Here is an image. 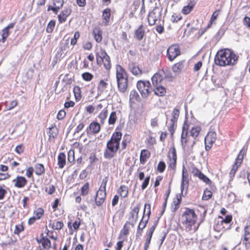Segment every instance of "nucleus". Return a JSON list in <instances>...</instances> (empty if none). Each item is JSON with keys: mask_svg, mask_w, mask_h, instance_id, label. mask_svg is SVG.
<instances>
[{"mask_svg": "<svg viewBox=\"0 0 250 250\" xmlns=\"http://www.w3.org/2000/svg\"><path fill=\"white\" fill-rule=\"evenodd\" d=\"M116 79L118 88L121 93H125L128 86V79L126 72L125 69L120 65L116 68Z\"/></svg>", "mask_w": 250, "mask_h": 250, "instance_id": "7ed1b4c3", "label": "nucleus"}, {"mask_svg": "<svg viewBox=\"0 0 250 250\" xmlns=\"http://www.w3.org/2000/svg\"><path fill=\"white\" fill-rule=\"evenodd\" d=\"M216 139V134L214 131H209L205 138V148L209 150Z\"/></svg>", "mask_w": 250, "mask_h": 250, "instance_id": "9d476101", "label": "nucleus"}, {"mask_svg": "<svg viewBox=\"0 0 250 250\" xmlns=\"http://www.w3.org/2000/svg\"><path fill=\"white\" fill-rule=\"evenodd\" d=\"M166 168V165L163 161H161L158 163L157 166V170L160 172H163Z\"/></svg>", "mask_w": 250, "mask_h": 250, "instance_id": "13d9d810", "label": "nucleus"}, {"mask_svg": "<svg viewBox=\"0 0 250 250\" xmlns=\"http://www.w3.org/2000/svg\"><path fill=\"white\" fill-rule=\"evenodd\" d=\"M97 63L98 65H101L103 63L105 68L109 70L111 68V62L109 56L107 55L105 50H101L96 54Z\"/></svg>", "mask_w": 250, "mask_h": 250, "instance_id": "20e7f679", "label": "nucleus"}, {"mask_svg": "<svg viewBox=\"0 0 250 250\" xmlns=\"http://www.w3.org/2000/svg\"><path fill=\"white\" fill-rule=\"evenodd\" d=\"M162 10L158 7H155L151 12L149 13L147 16V21L149 25L152 26L156 23L158 19L161 16Z\"/></svg>", "mask_w": 250, "mask_h": 250, "instance_id": "423d86ee", "label": "nucleus"}, {"mask_svg": "<svg viewBox=\"0 0 250 250\" xmlns=\"http://www.w3.org/2000/svg\"><path fill=\"white\" fill-rule=\"evenodd\" d=\"M53 5L58 8H61L64 4L63 0H53Z\"/></svg>", "mask_w": 250, "mask_h": 250, "instance_id": "4d7b16f0", "label": "nucleus"}, {"mask_svg": "<svg viewBox=\"0 0 250 250\" xmlns=\"http://www.w3.org/2000/svg\"><path fill=\"white\" fill-rule=\"evenodd\" d=\"M108 83L102 80L100 81L98 85V90L99 94H103L107 87Z\"/></svg>", "mask_w": 250, "mask_h": 250, "instance_id": "c756f323", "label": "nucleus"}, {"mask_svg": "<svg viewBox=\"0 0 250 250\" xmlns=\"http://www.w3.org/2000/svg\"><path fill=\"white\" fill-rule=\"evenodd\" d=\"M238 56L228 48L219 50L216 54L214 62L216 64L221 66L234 65L236 64Z\"/></svg>", "mask_w": 250, "mask_h": 250, "instance_id": "f257e3e1", "label": "nucleus"}, {"mask_svg": "<svg viewBox=\"0 0 250 250\" xmlns=\"http://www.w3.org/2000/svg\"><path fill=\"white\" fill-rule=\"evenodd\" d=\"M66 164V156L64 153H60L58 156V165L60 168H62Z\"/></svg>", "mask_w": 250, "mask_h": 250, "instance_id": "b1692460", "label": "nucleus"}, {"mask_svg": "<svg viewBox=\"0 0 250 250\" xmlns=\"http://www.w3.org/2000/svg\"><path fill=\"white\" fill-rule=\"evenodd\" d=\"M167 157L168 161L167 164L168 165V167L171 169H175L176 167L177 155L176 151L174 147H172L168 153Z\"/></svg>", "mask_w": 250, "mask_h": 250, "instance_id": "1a4fd4ad", "label": "nucleus"}, {"mask_svg": "<svg viewBox=\"0 0 250 250\" xmlns=\"http://www.w3.org/2000/svg\"><path fill=\"white\" fill-rule=\"evenodd\" d=\"M153 91L154 94L158 96H163L166 93V89L165 87L161 85L157 86H154Z\"/></svg>", "mask_w": 250, "mask_h": 250, "instance_id": "5701e85b", "label": "nucleus"}, {"mask_svg": "<svg viewBox=\"0 0 250 250\" xmlns=\"http://www.w3.org/2000/svg\"><path fill=\"white\" fill-rule=\"evenodd\" d=\"M181 202V196L177 195L176 198L174 199V200L171 204L172 211L175 212L178 209Z\"/></svg>", "mask_w": 250, "mask_h": 250, "instance_id": "393cba45", "label": "nucleus"}, {"mask_svg": "<svg viewBox=\"0 0 250 250\" xmlns=\"http://www.w3.org/2000/svg\"><path fill=\"white\" fill-rule=\"evenodd\" d=\"M82 77L85 81H90L93 78V75L89 72H84L82 74Z\"/></svg>", "mask_w": 250, "mask_h": 250, "instance_id": "3c124183", "label": "nucleus"}, {"mask_svg": "<svg viewBox=\"0 0 250 250\" xmlns=\"http://www.w3.org/2000/svg\"><path fill=\"white\" fill-rule=\"evenodd\" d=\"M89 191V184L85 183L81 188V194L83 195H86L88 194Z\"/></svg>", "mask_w": 250, "mask_h": 250, "instance_id": "864d4df0", "label": "nucleus"}, {"mask_svg": "<svg viewBox=\"0 0 250 250\" xmlns=\"http://www.w3.org/2000/svg\"><path fill=\"white\" fill-rule=\"evenodd\" d=\"M232 220L231 215H227L224 219H222L220 222H218L216 225V229L220 230L221 229H229V223Z\"/></svg>", "mask_w": 250, "mask_h": 250, "instance_id": "f8f14e48", "label": "nucleus"}, {"mask_svg": "<svg viewBox=\"0 0 250 250\" xmlns=\"http://www.w3.org/2000/svg\"><path fill=\"white\" fill-rule=\"evenodd\" d=\"M93 34L94 35V39L98 43L100 42L102 40V31L99 29H97L96 30H94L93 32Z\"/></svg>", "mask_w": 250, "mask_h": 250, "instance_id": "c9c22d12", "label": "nucleus"}, {"mask_svg": "<svg viewBox=\"0 0 250 250\" xmlns=\"http://www.w3.org/2000/svg\"><path fill=\"white\" fill-rule=\"evenodd\" d=\"M111 16V10L109 8H107L104 9L103 12L102 18L103 20V23L104 25H107L109 21Z\"/></svg>", "mask_w": 250, "mask_h": 250, "instance_id": "412c9836", "label": "nucleus"}, {"mask_svg": "<svg viewBox=\"0 0 250 250\" xmlns=\"http://www.w3.org/2000/svg\"><path fill=\"white\" fill-rule=\"evenodd\" d=\"M197 218V217L194 209L186 208L182 215V220L187 231L196 230L195 224Z\"/></svg>", "mask_w": 250, "mask_h": 250, "instance_id": "f03ea898", "label": "nucleus"}, {"mask_svg": "<svg viewBox=\"0 0 250 250\" xmlns=\"http://www.w3.org/2000/svg\"><path fill=\"white\" fill-rule=\"evenodd\" d=\"M200 131L201 127L199 126L192 127L190 131V135L194 139H195V138L198 136Z\"/></svg>", "mask_w": 250, "mask_h": 250, "instance_id": "79ce46f5", "label": "nucleus"}, {"mask_svg": "<svg viewBox=\"0 0 250 250\" xmlns=\"http://www.w3.org/2000/svg\"><path fill=\"white\" fill-rule=\"evenodd\" d=\"M73 92L76 100H80L82 97L81 88L78 86L73 87Z\"/></svg>", "mask_w": 250, "mask_h": 250, "instance_id": "c03bdc74", "label": "nucleus"}, {"mask_svg": "<svg viewBox=\"0 0 250 250\" xmlns=\"http://www.w3.org/2000/svg\"><path fill=\"white\" fill-rule=\"evenodd\" d=\"M106 197V192L103 190L101 188L97 192L95 200L96 205L100 206L103 204Z\"/></svg>", "mask_w": 250, "mask_h": 250, "instance_id": "ddd939ff", "label": "nucleus"}, {"mask_svg": "<svg viewBox=\"0 0 250 250\" xmlns=\"http://www.w3.org/2000/svg\"><path fill=\"white\" fill-rule=\"evenodd\" d=\"M44 210L41 208H38L34 212V216L36 219H40L43 215Z\"/></svg>", "mask_w": 250, "mask_h": 250, "instance_id": "a18cd8bd", "label": "nucleus"}, {"mask_svg": "<svg viewBox=\"0 0 250 250\" xmlns=\"http://www.w3.org/2000/svg\"><path fill=\"white\" fill-rule=\"evenodd\" d=\"M198 177L207 184L210 183V180L209 179V178H208L206 175H205L202 172L201 173L199 176H198Z\"/></svg>", "mask_w": 250, "mask_h": 250, "instance_id": "338daca9", "label": "nucleus"}, {"mask_svg": "<svg viewBox=\"0 0 250 250\" xmlns=\"http://www.w3.org/2000/svg\"><path fill=\"white\" fill-rule=\"evenodd\" d=\"M243 243L247 246L250 244V226H246L244 229Z\"/></svg>", "mask_w": 250, "mask_h": 250, "instance_id": "aec40b11", "label": "nucleus"}, {"mask_svg": "<svg viewBox=\"0 0 250 250\" xmlns=\"http://www.w3.org/2000/svg\"><path fill=\"white\" fill-rule=\"evenodd\" d=\"M118 192L120 194L121 198H125L127 196L128 194V188L125 185H122L118 189Z\"/></svg>", "mask_w": 250, "mask_h": 250, "instance_id": "2f4dec72", "label": "nucleus"}, {"mask_svg": "<svg viewBox=\"0 0 250 250\" xmlns=\"http://www.w3.org/2000/svg\"><path fill=\"white\" fill-rule=\"evenodd\" d=\"M49 227L54 229L60 230L63 227V223L61 221H57L55 222L49 221Z\"/></svg>", "mask_w": 250, "mask_h": 250, "instance_id": "bb28decb", "label": "nucleus"}, {"mask_svg": "<svg viewBox=\"0 0 250 250\" xmlns=\"http://www.w3.org/2000/svg\"><path fill=\"white\" fill-rule=\"evenodd\" d=\"M164 73L163 72H159L155 73L151 78V81L153 86H157L161 85V83L164 77Z\"/></svg>", "mask_w": 250, "mask_h": 250, "instance_id": "dca6fc26", "label": "nucleus"}, {"mask_svg": "<svg viewBox=\"0 0 250 250\" xmlns=\"http://www.w3.org/2000/svg\"><path fill=\"white\" fill-rule=\"evenodd\" d=\"M117 119V114L116 111H112L109 117L108 120V123L109 125H113L116 122Z\"/></svg>", "mask_w": 250, "mask_h": 250, "instance_id": "ea45409f", "label": "nucleus"}, {"mask_svg": "<svg viewBox=\"0 0 250 250\" xmlns=\"http://www.w3.org/2000/svg\"><path fill=\"white\" fill-rule=\"evenodd\" d=\"M212 193L211 191L208 190H205L202 199L204 200H208L212 197Z\"/></svg>", "mask_w": 250, "mask_h": 250, "instance_id": "5fc2aeb1", "label": "nucleus"}, {"mask_svg": "<svg viewBox=\"0 0 250 250\" xmlns=\"http://www.w3.org/2000/svg\"><path fill=\"white\" fill-rule=\"evenodd\" d=\"M24 229L23 226L21 224L17 225L15 226V229L14 231V233L16 234H19L21 232L23 231Z\"/></svg>", "mask_w": 250, "mask_h": 250, "instance_id": "bf43d9fd", "label": "nucleus"}, {"mask_svg": "<svg viewBox=\"0 0 250 250\" xmlns=\"http://www.w3.org/2000/svg\"><path fill=\"white\" fill-rule=\"evenodd\" d=\"M108 115V110L106 108H104L99 114L98 118L101 124H104L107 118Z\"/></svg>", "mask_w": 250, "mask_h": 250, "instance_id": "473e14b6", "label": "nucleus"}, {"mask_svg": "<svg viewBox=\"0 0 250 250\" xmlns=\"http://www.w3.org/2000/svg\"><path fill=\"white\" fill-rule=\"evenodd\" d=\"M184 61H181L174 64L172 66V70L175 73L180 72L184 67Z\"/></svg>", "mask_w": 250, "mask_h": 250, "instance_id": "cd10ccee", "label": "nucleus"}, {"mask_svg": "<svg viewBox=\"0 0 250 250\" xmlns=\"http://www.w3.org/2000/svg\"><path fill=\"white\" fill-rule=\"evenodd\" d=\"M130 226H131L130 224L128 222L126 221L124 225L123 229L121 231L120 236L121 235L126 236L129 233Z\"/></svg>", "mask_w": 250, "mask_h": 250, "instance_id": "a19ab883", "label": "nucleus"}, {"mask_svg": "<svg viewBox=\"0 0 250 250\" xmlns=\"http://www.w3.org/2000/svg\"><path fill=\"white\" fill-rule=\"evenodd\" d=\"M219 10H216L213 13L210 19V25L217 19L219 15Z\"/></svg>", "mask_w": 250, "mask_h": 250, "instance_id": "e2e57ef3", "label": "nucleus"}, {"mask_svg": "<svg viewBox=\"0 0 250 250\" xmlns=\"http://www.w3.org/2000/svg\"><path fill=\"white\" fill-rule=\"evenodd\" d=\"M150 152L146 149L141 151L140 157V161L141 164H144L146 161V159L150 157Z\"/></svg>", "mask_w": 250, "mask_h": 250, "instance_id": "a878e982", "label": "nucleus"}, {"mask_svg": "<svg viewBox=\"0 0 250 250\" xmlns=\"http://www.w3.org/2000/svg\"><path fill=\"white\" fill-rule=\"evenodd\" d=\"M65 114L66 113L64 110H61L58 112L57 118L59 120H62L64 118Z\"/></svg>", "mask_w": 250, "mask_h": 250, "instance_id": "774afa93", "label": "nucleus"}, {"mask_svg": "<svg viewBox=\"0 0 250 250\" xmlns=\"http://www.w3.org/2000/svg\"><path fill=\"white\" fill-rule=\"evenodd\" d=\"M119 144H117L112 142V141L109 140L106 144V147L112 150H116L117 152L119 148Z\"/></svg>", "mask_w": 250, "mask_h": 250, "instance_id": "58836bf2", "label": "nucleus"}, {"mask_svg": "<svg viewBox=\"0 0 250 250\" xmlns=\"http://www.w3.org/2000/svg\"><path fill=\"white\" fill-rule=\"evenodd\" d=\"M75 160V157H74V152L73 150H69L68 152V161L70 163H72L74 162Z\"/></svg>", "mask_w": 250, "mask_h": 250, "instance_id": "052dcab7", "label": "nucleus"}, {"mask_svg": "<svg viewBox=\"0 0 250 250\" xmlns=\"http://www.w3.org/2000/svg\"><path fill=\"white\" fill-rule=\"evenodd\" d=\"M129 100L131 102L140 101L141 100L140 97L136 90H132L131 91L129 95Z\"/></svg>", "mask_w": 250, "mask_h": 250, "instance_id": "f704fd0d", "label": "nucleus"}, {"mask_svg": "<svg viewBox=\"0 0 250 250\" xmlns=\"http://www.w3.org/2000/svg\"><path fill=\"white\" fill-rule=\"evenodd\" d=\"M56 24L55 21L54 20H51L49 21V22L48 23L46 31L48 33H51L53 32V29L55 27Z\"/></svg>", "mask_w": 250, "mask_h": 250, "instance_id": "8fccbe9b", "label": "nucleus"}, {"mask_svg": "<svg viewBox=\"0 0 250 250\" xmlns=\"http://www.w3.org/2000/svg\"><path fill=\"white\" fill-rule=\"evenodd\" d=\"M122 134L121 132H116L112 134L110 140L112 141V142L114 143L120 144V142L122 138Z\"/></svg>", "mask_w": 250, "mask_h": 250, "instance_id": "e433bc0d", "label": "nucleus"}, {"mask_svg": "<svg viewBox=\"0 0 250 250\" xmlns=\"http://www.w3.org/2000/svg\"><path fill=\"white\" fill-rule=\"evenodd\" d=\"M188 136V129L185 128V127L184 126L183 127V132L181 134V144L183 147H185L187 143L188 142V140L187 139V137Z\"/></svg>", "mask_w": 250, "mask_h": 250, "instance_id": "c85d7f7f", "label": "nucleus"}, {"mask_svg": "<svg viewBox=\"0 0 250 250\" xmlns=\"http://www.w3.org/2000/svg\"><path fill=\"white\" fill-rule=\"evenodd\" d=\"M179 116V110L178 109H174L172 114V118L170 120V122H173L177 124V120Z\"/></svg>", "mask_w": 250, "mask_h": 250, "instance_id": "49530a36", "label": "nucleus"}, {"mask_svg": "<svg viewBox=\"0 0 250 250\" xmlns=\"http://www.w3.org/2000/svg\"><path fill=\"white\" fill-rule=\"evenodd\" d=\"M149 180H150V176H147L146 177L145 180H144V181L143 182L142 185V189L143 190H144L145 189H146L148 184H149Z\"/></svg>", "mask_w": 250, "mask_h": 250, "instance_id": "69168bd1", "label": "nucleus"}, {"mask_svg": "<svg viewBox=\"0 0 250 250\" xmlns=\"http://www.w3.org/2000/svg\"><path fill=\"white\" fill-rule=\"evenodd\" d=\"M180 54V47L177 44L170 45L167 49V55L170 62L173 61Z\"/></svg>", "mask_w": 250, "mask_h": 250, "instance_id": "0eeeda50", "label": "nucleus"}, {"mask_svg": "<svg viewBox=\"0 0 250 250\" xmlns=\"http://www.w3.org/2000/svg\"><path fill=\"white\" fill-rule=\"evenodd\" d=\"M101 127L100 124L96 122L91 123L86 128V131L87 134H95L100 131Z\"/></svg>", "mask_w": 250, "mask_h": 250, "instance_id": "4468645a", "label": "nucleus"}, {"mask_svg": "<svg viewBox=\"0 0 250 250\" xmlns=\"http://www.w3.org/2000/svg\"><path fill=\"white\" fill-rule=\"evenodd\" d=\"M146 211V215L147 216V219L149 220L150 215L151 214V209H150V205L149 204H146L144 206V212H143V220L145 218V214Z\"/></svg>", "mask_w": 250, "mask_h": 250, "instance_id": "37998d69", "label": "nucleus"}, {"mask_svg": "<svg viewBox=\"0 0 250 250\" xmlns=\"http://www.w3.org/2000/svg\"><path fill=\"white\" fill-rule=\"evenodd\" d=\"M188 180L186 181H181V194H183V191L184 189H187L188 187Z\"/></svg>", "mask_w": 250, "mask_h": 250, "instance_id": "6e6d98bb", "label": "nucleus"}, {"mask_svg": "<svg viewBox=\"0 0 250 250\" xmlns=\"http://www.w3.org/2000/svg\"><path fill=\"white\" fill-rule=\"evenodd\" d=\"M196 2L195 0H189L188 5L184 6L182 8V13L185 15L190 13L194 8Z\"/></svg>", "mask_w": 250, "mask_h": 250, "instance_id": "f3484780", "label": "nucleus"}, {"mask_svg": "<svg viewBox=\"0 0 250 250\" xmlns=\"http://www.w3.org/2000/svg\"><path fill=\"white\" fill-rule=\"evenodd\" d=\"M116 152V150L107 148L106 147L104 151V156L105 159H111L114 157Z\"/></svg>", "mask_w": 250, "mask_h": 250, "instance_id": "7c9ffc66", "label": "nucleus"}, {"mask_svg": "<svg viewBox=\"0 0 250 250\" xmlns=\"http://www.w3.org/2000/svg\"><path fill=\"white\" fill-rule=\"evenodd\" d=\"M41 242L42 246L45 248H50L51 247L50 241L46 237H43L41 240Z\"/></svg>", "mask_w": 250, "mask_h": 250, "instance_id": "09e8293b", "label": "nucleus"}, {"mask_svg": "<svg viewBox=\"0 0 250 250\" xmlns=\"http://www.w3.org/2000/svg\"><path fill=\"white\" fill-rule=\"evenodd\" d=\"M129 68L131 73L135 76H139L142 74V70L138 66L134 64L130 65Z\"/></svg>", "mask_w": 250, "mask_h": 250, "instance_id": "72a5a7b5", "label": "nucleus"}, {"mask_svg": "<svg viewBox=\"0 0 250 250\" xmlns=\"http://www.w3.org/2000/svg\"><path fill=\"white\" fill-rule=\"evenodd\" d=\"M245 152V151L244 149V148H242L241 149V150L240 151V152H239V153L236 159L235 162L234 164L232 166V168L230 171L229 175H230V178L234 177L238 167L242 163L243 158H244V155Z\"/></svg>", "mask_w": 250, "mask_h": 250, "instance_id": "6e6552de", "label": "nucleus"}, {"mask_svg": "<svg viewBox=\"0 0 250 250\" xmlns=\"http://www.w3.org/2000/svg\"><path fill=\"white\" fill-rule=\"evenodd\" d=\"M137 87L144 98L147 97L151 92L150 83L149 81H139L137 83Z\"/></svg>", "mask_w": 250, "mask_h": 250, "instance_id": "39448f33", "label": "nucleus"}, {"mask_svg": "<svg viewBox=\"0 0 250 250\" xmlns=\"http://www.w3.org/2000/svg\"><path fill=\"white\" fill-rule=\"evenodd\" d=\"M139 210L140 206L138 205L132 209L131 212H130V216L127 222L130 224L132 228L134 227V225L138 219Z\"/></svg>", "mask_w": 250, "mask_h": 250, "instance_id": "9b49d317", "label": "nucleus"}, {"mask_svg": "<svg viewBox=\"0 0 250 250\" xmlns=\"http://www.w3.org/2000/svg\"><path fill=\"white\" fill-rule=\"evenodd\" d=\"M35 173L37 175H41L45 172L44 166L42 164H37L35 167Z\"/></svg>", "mask_w": 250, "mask_h": 250, "instance_id": "4c0bfd02", "label": "nucleus"}, {"mask_svg": "<svg viewBox=\"0 0 250 250\" xmlns=\"http://www.w3.org/2000/svg\"><path fill=\"white\" fill-rule=\"evenodd\" d=\"M145 34V30L143 29V25H141L135 32V38L138 41H141Z\"/></svg>", "mask_w": 250, "mask_h": 250, "instance_id": "4be33fe9", "label": "nucleus"}, {"mask_svg": "<svg viewBox=\"0 0 250 250\" xmlns=\"http://www.w3.org/2000/svg\"><path fill=\"white\" fill-rule=\"evenodd\" d=\"M9 35V30L4 28L2 31V39H0V42H2L4 43L5 42L7 38L8 37Z\"/></svg>", "mask_w": 250, "mask_h": 250, "instance_id": "603ef678", "label": "nucleus"}, {"mask_svg": "<svg viewBox=\"0 0 250 250\" xmlns=\"http://www.w3.org/2000/svg\"><path fill=\"white\" fill-rule=\"evenodd\" d=\"M72 10L70 8H64L61 13L58 16V21L60 23H64L66 21L67 18L71 14Z\"/></svg>", "mask_w": 250, "mask_h": 250, "instance_id": "2eb2a0df", "label": "nucleus"}, {"mask_svg": "<svg viewBox=\"0 0 250 250\" xmlns=\"http://www.w3.org/2000/svg\"><path fill=\"white\" fill-rule=\"evenodd\" d=\"M13 182L15 183V187L18 188H22L26 185L27 181L25 177L18 176L16 179L13 180Z\"/></svg>", "mask_w": 250, "mask_h": 250, "instance_id": "a211bd4d", "label": "nucleus"}, {"mask_svg": "<svg viewBox=\"0 0 250 250\" xmlns=\"http://www.w3.org/2000/svg\"><path fill=\"white\" fill-rule=\"evenodd\" d=\"M176 127V123L170 122V125H169L168 128V130L170 132L171 135L173 134L174 133L175 128Z\"/></svg>", "mask_w": 250, "mask_h": 250, "instance_id": "680f3d73", "label": "nucleus"}, {"mask_svg": "<svg viewBox=\"0 0 250 250\" xmlns=\"http://www.w3.org/2000/svg\"><path fill=\"white\" fill-rule=\"evenodd\" d=\"M48 129L49 131L47 133L49 134V140L54 141L58 135L59 129L55 125H52Z\"/></svg>", "mask_w": 250, "mask_h": 250, "instance_id": "6ab92c4d", "label": "nucleus"}, {"mask_svg": "<svg viewBox=\"0 0 250 250\" xmlns=\"http://www.w3.org/2000/svg\"><path fill=\"white\" fill-rule=\"evenodd\" d=\"M68 47V44H61L59 47V50L58 51L57 54L59 55L60 54V57H63L65 54L66 48Z\"/></svg>", "mask_w": 250, "mask_h": 250, "instance_id": "de8ad7c7", "label": "nucleus"}, {"mask_svg": "<svg viewBox=\"0 0 250 250\" xmlns=\"http://www.w3.org/2000/svg\"><path fill=\"white\" fill-rule=\"evenodd\" d=\"M45 190L49 194L51 195L54 192L55 188L53 185H49L48 187L46 188Z\"/></svg>", "mask_w": 250, "mask_h": 250, "instance_id": "0e129e2a", "label": "nucleus"}]
</instances>
